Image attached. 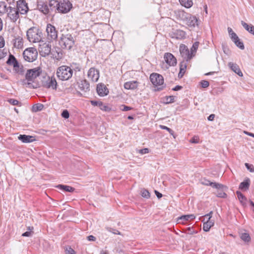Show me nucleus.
Returning a JSON list of instances; mask_svg holds the SVG:
<instances>
[{
	"label": "nucleus",
	"mask_w": 254,
	"mask_h": 254,
	"mask_svg": "<svg viewBox=\"0 0 254 254\" xmlns=\"http://www.w3.org/2000/svg\"><path fill=\"white\" fill-rule=\"evenodd\" d=\"M40 43V44L39 47L40 54L42 56L49 55L51 52V47L49 46V44L44 43L43 41H41Z\"/></svg>",
	"instance_id": "f8f14e48"
},
{
	"label": "nucleus",
	"mask_w": 254,
	"mask_h": 254,
	"mask_svg": "<svg viewBox=\"0 0 254 254\" xmlns=\"http://www.w3.org/2000/svg\"><path fill=\"white\" fill-rule=\"evenodd\" d=\"M23 56L26 61L28 62H33L37 58L38 52L35 48H28L24 51Z\"/></svg>",
	"instance_id": "39448f33"
},
{
	"label": "nucleus",
	"mask_w": 254,
	"mask_h": 254,
	"mask_svg": "<svg viewBox=\"0 0 254 254\" xmlns=\"http://www.w3.org/2000/svg\"><path fill=\"white\" fill-rule=\"evenodd\" d=\"M43 86L47 88L56 90L57 82L54 77L48 76L45 81H43Z\"/></svg>",
	"instance_id": "6e6552de"
},
{
	"label": "nucleus",
	"mask_w": 254,
	"mask_h": 254,
	"mask_svg": "<svg viewBox=\"0 0 254 254\" xmlns=\"http://www.w3.org/2000/svg\"><path fill=\"white\" fill-rule=\"evenodd\" d=\"M245 166L247 168V169L250 171V172H254V167L253 165L249 164V163H245Z\"/></svg>",
	"instance_id": "09e8293b"
},
{
	"label": "nucleus",
	"mask_w": 254,
	"mask_h": 254,
	"mask_svg": "<svg viewBox=\"0 0 254 254\" xmlns=\"http://www.w3.org/2000/svg\"><path fill=\"white\" fill-rule=\"evenodd\" d=\"M181 4L186 8H190L193 5L192 0H179Z\"/></svg>",
	"instance_id": "473e14b6"
},
{
	"label": "nucleus",
	"mask_w": 254,
	"mask_h": 254,
	"mask_svg": "<svg viewBox=\"0 0 254 254\" xmlns=\"http://www.w3.org/2000/svg\"><path fill=\"white\" fill-rule=\"evenodd\" d=\"M186 33L180 29H173L169 33V36L173 39L181 40L186 37Z\"/></svg>",
	"instance_id": "9b49d317"
},
{
	"label": "nucleus",
	"mask_w": 254,
	"mask_h": 254,
	"mask_svg": "<svg viewBox=\"0 0 254 254\" xmlns=\"http://www.w3.org/2000/svg\"><path fill=\"white\" fill-rule=\"evenodd\" d=\"M88 77L93 81L97 82L99 78V71L94 67H91L88 72Z\"/></svg>",
	"instance_id": "f3484780"
},
{
	"label": "nucleus",
	"mask_w": 254,
	"mask_h": 254,
	"mask_svg": "<svg viewBox=\"0 0 254 254\" xmlns=\"http://www.w3.org/2000/svg\"><path fill=\"white\" fill-rule=\"evenodd\" d=\"M57 9L60 13H66L68 12L72 7L71 3L68 0H64L59 2Z\"/></svg>",
	"instance_id": "423d86ee"
},
{
	"label": "nucleus",
	"mask_w": 254,
	"mask_h": 254,
	"mask_svg": "<svg viewBox=\"0 0 254 254\" xmlns=\"http://www.w3.org/2000/svg\"><path fill=\"white\" fill-rule=\"evenodd\" d=\"M202 184L206 186H210L212 188H216L217 189H221L222 188L225 187L224 186L221 184L211 182L208 180H204V181L202 182Z\"/></svg>",
	"instance_id": "4be33fe9"
},
{
	"label": "nucleus",
	"mask_w": 254,
	"mask_h": 254,
	"mask_svg": "<svg viewBox=\"0 0 254 254\" xmlns=\"http://www.w3.org/2000/svg\"><path fill=\"white\" fill-rule=\"evenodd\" d=\"M8 7H7L6 3L3 1H0V14L5 13L8 11Z\"/></svg>",
	"instance_id": "f704fd0d"
},
{
	"label": "nucleus",
	"mask_w": 254,
	"mask_h": 254,
	"mask_svg": "<svg viewBox=\"0 0 254 254\" xmlns=\"http://www.w3.org/2000/svg\"><path fill=\"white\" fill-rule=\"evenodd\" d=\"M187 18L185 19L184 22L190 27H194L195 25H197V19L194 16L188 14Z\"/></svg>",
	"instance_id": "dca6fc26"
},
{
	"label": "nucleus",
	"mask_w": 254,
	"mask_h": 254,
	"mask_svg": "<svg viewBox=\"0 0 254 254\" xmlns=\"http://www.w3.org/2000/svg\"><path fill=\"white\" fill-rule=\"evenodd\" d=\"M179 51L181 56L184 59V60L186 61L190 60L193 56L192 53L191 52H190L188 47L184 44L180 45Z\"/></svg>",
	"instance_id": "0eeeda50"
},
{
	"label": "nucleus",
	"mask_w": 254,
	"mask_h": 254,
	"mask_svg": "<svg viewBox=\"0 0 254 254\" xmlns=\"http://www.w3.org/2000/svg\"><path fill=\"white\" fill-rule=\"evenodd\" d=\"M6 54V52H4V50H0V60L4 58Z\"/></svg>",
	"instance_id": "bf43d9fd"
},
{
	"label": "nucleus",
	"mask_w": 254,
	"mask_h": 254,
	"mask_svg": "<svg viewBox=\"0 0 254 254\" xmlns=\"http://www.w3.org/2000/svg\"><path fill=\"white\" fill-rule=\"evenodd\" d=\"M181 68H183L184 70H186L187 64L184 61H182L180 64V69H181Z\"/></svg>",
	"instance_id": "4d7b16f0"
},
{
	"label": "nucleus",
	"mask_w": 254,
	"mask_h": 254,
	"mask_svg": "<svg viewBox=\"0 0 254 254\" xmlns=\"http://www.w3.org/2000/svg\"><path fill=\"white\" fill-rule=\"evenodd\" d=\"M190 142L193 143H197L199 142V138L197 136H194L190 139Z\"/></svg>",
	"instance_id": "13d9d810"
},
{
	"label": "nucleus",
	"mask_w": 254,
	"mask_h": 254,
	"mask_svg": "<svg viewBox=\"0 0 254 254\" xmlns=\"http://www.w3.org/2000/svg\"><path fill=\"white\" fill-rule=\"evenodd\" d=\"M188 230L189 231L188 234L190 235H192L197 233L196 231L192 230L190 227H189Z\"/></svg>",
	"instance_id": "e2e57ef3"
},
{
	"label": "nucleus",
	"mask_w": 254,
	"mask_h": 254,
	"mask_svg": "<svg viewBox=\"0 0 254 254\" xmlns=\"http://www.w3.org/2000/svg\"><path fill=\"white\" fill-rule=\"evenodd\" d=\"M6 63L9 65H13L14 67H19V64L14 56L10 55Z\"/></svg>",
	"instance_id": "c85d7f7f"
},
{
	"label": "nucleus",
	"mask_w": 254,
	"mask_h": 254,
	"mask_svg": "<svg viewBox=\"0 0 254 254\" xmlns=\"http://www.w3.org/2000/svg\"><path fill=\"white\" fill-rule=\"evenodd\" d=\"M182 88V87L181 86H179V85H177L176 86H175L173 89V90L174 91H178L180 89H181Z\"/></svg>",
	"instance_id": "774afa93"
},
{
	"label": "nucleus",
	"mask_w": 254,
	"mask_h": 254,
	"mask_svg": "<svg viewBox=\"0 0 254 254\" xmlns=\"http://www.w3.org/2000/svg\"><path fill=\"white\" fill-rule=\"evenodd\" d=\"M87 240L90 241H95L96 238L92 235H90L87 237Z\"/></svg>",
	"instance_id": "0e129e2a"
},
{
	"label": "nucleus",
	"mask_w": 254,
	"mask_h": 254,
	"mask_svg": "<svg viewBox=\"0 0 254 254\" xmlns=\"http://www.w3.org/2000/svg\"><path fill=\"white\" fill-rule=\"evenodd\" d=\"M241 24L247 31L254 35V26L253 25H249L244 21H241Z\"/></svg>",
	"instance_id": "7c9ffc66"
},
{
	"label": "nucleus",
	"mask_w": 254,
	"mask_h": 254,
	"mask_svg": "<svg viewBox=\"0 0 254 254\" xmlns=\"http://www.w3.org/2000/svg\"><path fill=\"white\" fill-rule=\"evenodd\" d=\"M8 102L11 105H18L19 102L18 100L14 99H10L8 100Z\"/></svg>",
	"instance_id": "3c124183"
},
{
	"label": "nucleus",
	"mask_w": 254,
	"mask_h": 254,
	"mask_svg": "<svg viewBox=\"0 0 254 254\" xmlns=\"http://www.w3.org/2000/svg\"><path fill=\"white\" fill-rule=\"evenodd\" d=\"M164 59L169 66H175L177 64V59L171 53H165L164 56Z\"/></svg>",
	"instance_id": "2eb2a0df"
},
{
	"label": "nucleus",
	"mask_w": 254,
	"mask_h": 254,
	"mask_svg": "<svg viewBox=\"0 0 254 254\" xmlns=\"http://www.w3.org/2000/svg\"><path fill=\"white\" fill-rule=\"evenodd\" d=\"M230 37H231V39H232V40L233 42H234V41H236L239 39V37H238V36L236 35V34L235 32L232 33L231 35H230Z\"/></svg>",
	"instance_id": "5fc2aeb1"
},
{
	"label": "nucleus",
	"mask_w": 254,
	"mask_h": 254,
	"mask_svg": "<svg viewBox=\"0 0 254 254\" xmlns=\"http://www.w3.org/2000/svg\"><path fill=\"white\" fill-rule=\"evenodd\" d=\"M91 104L93 106H98L101 110L104 111H110L111 109L106 105L104 104L102 102L97 101H91Z\"/></svg>",
	"instance_id": "5701e85b"
},
{
	"label": "nucleus",
	"mask_w": 254,
	"mask_h": 254,
	"mask_svg": "<svg viewBox=\"0 0 254 254\" xmlns=\"http://www.w3.org/2000/svg\"><path fill=\"white\" fill-rule=\"evenodd\" d=\"M42 71V68L40 67L28 69L25 75V79L22 81L23 84L28 87L35 88L32 83L34 80L40 75Z\"/></svg>",
	"instance_id": "f257e3e1"
},
{
	"label": "nucleus",
	"mask_w": 254,
	"mask_h": 254,
	"mask_svg": "<svg viewBox=\"0 0 254 254\" xmlns=\"http://www.w3.org/2000/svg\"><path fill=\"white\" fill-rule=\"evenodd\" d=\"M4 46V41L3 39L0 37V48H2Z\"/></svg>",
	"instance_id": "69168bd1"
},
{
	"label": "nucleus",
	"mask_w": 254,
	"mask_h": 254,
	"mask_svg": "<svg viewBox=\"0 0 254 254\" xmlns=\"http://www.w3.org/2000/svg\"><path fill=\"white\" fill-rule=\"evenodd\" d=\"M41 32L35 27L29 29L26 33L28 40L32 43L41 42Z\"/></svg>",
	"instance_id": "20e7f679"
},
{
	"label": "nucleus",
	"mask_w": 254,
	"mask_h": 254,
	"mask_svg": "<svg viewBox=\"0 0 254 254\" xmlns=\"http://www.w3.org/2000/svg\"><path fill=\"white\" fill-rule=\"evenodd\" d=\"M141 196L144 198H148L150 197V193L146 190L143 189L141 190Z\"/></svg>",
	"instance_id": "a19ab883"
},
{
	"label": "nucleus",
	"mask_w": 254,
	"mask_h": 254,
	"mask_svg": "<svg viewBox=\"0 0 254 254\" xmlns=\"http://www.w3.org/2000/svg\"><path fill=\"white\" fill-rule=\"evenodd\" d=\"M241 239L245 242H249L251 241V237L247 233H242L240 236Z\"/></svg>",
	"instance_id": "4c0bfd02"
},
{
	"label": "nucleus",
	"mask_w": 254,
	"mask_h": 254,
	"mask_svg": "<svg viewBox=\"0 0 254 254\" xmlns=\"http://www.w3.org/2000/svg\"><path fill=\"white\" fill-rule=\"evenodd\" d=\"M33 229V228L31 229L30 227H29L28 230H29V231H27L22 234V236L23 237H30L32 236L33 234V232L32 230Z\"/></svg>",
	"instance_id": "49530a36"
},
{
	"label": "nucleus",
	"mask_w": 254,
	"mask_h": 254,
	"mask_svg": "<svg viewBox=\"0 0 254 254\" xmlns=\"http://www.w3.org/2000/svg\"><path fill=\"white\" fill-rule=\"evenodd\" d=\"M66 254H76L75 251L71 247H67L65 249Z\"/></svg>",
	"instance_id": "de8ad7c7"
},
{
	"label": "nucleus",
	"mask_w": 254,
	"mask_h": 254,
	"mask_svg": "<svg viewBox=\"0 0 254 254\" xmlns=\"http://www.w3.org/2000/svg\"><path fill=\"white\" fill-rule=\"evenodd\" d=\"M56 73L60 79L67 80L72 77L73 70L69 66L62 65L58 67Z\"/></svg>",
	"instance_id": "f03ea898"
},
{
	"label": "nucleus",
	"mask_w": 254,
	"mask_h": 254,
	"mask_svg": "<svg viewBox=\"0 0 254 254\" xmlns=\"http://www.w3.org/2000/svg\"><path fill=\"white\" fill-rule=\"evenodd\" d=\"M37 7L39 10L45 14H47L50 12L49 6L47 3L44 2H38Z\"/></svg>",
	"instance_id": "aec40b11"
},
{
	"label": "nucleus",
	"mask_w": 254,
	"mask_h": 254,
	"mask_svg": "<svg viewBox=\"0 0 254 254\" xmlns=\"http://www.w3.org/2000/svg\"><path fill=\"white\" fill-rule=\"evenodd\" d=\"M19 13L21 14H25L28 11L27 3L24 0H19L17 2V7Z\"/></svg>",
	"instance_id": "4468645a"
},
{
	"label": "nucleus",
	"mask_w": 254,
	"mask_h": 254,
	"mask_svg": "<svg viewBox=\"0 0 254 254\" xmlns=\"http://www.w3.org/2000/svg\"><path fill=\"white\" fill-rule=\"evenodd\" d=\"M138 152L141 154H147L149 153V149L147 148L141 149L138 150Z\"/></svg>",
	"instance_id": "6e6d98bb"
},
{
	"label": "nucleus",
	"mask_w": 254,
	"mask_h": 254,
	"mask_svg": "<svg viewBox=\"0 0 254 254\" xmlns=\"http://www.w3.org/2000/svg\"><path fill=\"white\" fill-rule=\"evenodd\" d=\"M220 190H218L216 196L219 197L225 198L227 196L226 193L222 191L223 188Z\"/></svg>",
	"instance_id": "37998d69"
},
{
	"label": "nucleus",
	"mask_w": 254,
	"mask_h": 254,
	"mask_svg": "<svg viewBox=\"0 0 254 254\" xmlns=\"http://www.w3.org/2000/svg\"><path fill=\"white\" fill-rule=\"evenodd\" d=\"M150 80L155 86L162 85L164 83L163 77L158 73H153L150 75Z\"/></svg>",
	"instance_id": "1a4fd4ad"
},
{
	"label": "nucleus",
	"mask_w": 254,
	"mask_h": 254,
	"mask_svg": "<svg viewBox=\"0 0 254 254\" xmlns=\"http://www.w3.org/2000/svg\"><path fill=\"white\" fill-rule=\"evenodd\" d=\"M229 67L240 76H243V73L241 71L238 65L232 62L228 63Z\"/></svg>",
	"instance_id": "393cba45"
},
{
	"label": "nucleus",
	"mask_w": 254,
	"mask_h": 254,
	"mask_svg": "<svg viewBox=\"0 0 254 254\" xmlns=\"http://www.w3.org/2000/svg\"><path fill=\"white\" fill-rule=\"evenodd\" d=\"M214 117H215V115L214 114H211L210 115H209L208 116L207 119H208V121H213L214 120Z\"/></svg>",
	"instance_id": "338daca9"
},
{
	"label": "nucleus",
	"mask_w": 254,
	"mask_h": 254,
	"mask_svg": "<svg viewBox=\"0 0 254 254\" xmlns=\"http://www.w3.org/2000/svg\"><path fill=\"white\" fill-rule=\"evenodd\" d=\"M46 32L48 34V38L51 40H55L58 37V32L55 26L51 24H48L46 28Z\"/></svg>",
	"instance_id": "ddd939ff"
},
{
	"label": "nucleus",
	"mask_w": 254,
	"mask_h": 254,
	"mask_svg": "<svg viewBox=\"0 0 254 254\" xmlns=\"http://www.w3.org/2000/svg\"><path fill=\"white\" fill-rule=\"evenodd\" d=\"M58 4H59V2L57 0H51L49 1V5H48L50 8V11H53L55 8L57 9V7L58 6Z\"/></svg>",
	"instance_id": "e433bc0d"
},
{
	"label": "nucleus",
	"mask_w": 254,
	"mask_h": 254,
	"mask_svg": "<svg viewBox=\"0 0 254 254\" xmlns=\"http://www.w3.org/2000/svg\"><path fill=\"white\" fill-rule=\"evenodd\" d=\"M174 102V96H167L165 97V99L164 101V103L165 104H169L173 103Z\"/></svg>",
	"instance_id": "79ce46f5"
},
{
	"label": "nucleus",
	"mask_w": 254,
	"mask_h": 254,
	"mask_svg": "<svg viewBox=\"0 0 254 254\" xmlns=\"http://www.w3.org/2000/svg\"><path fill=\"white\" fill-rule=\"evenodd\" d=\"M74 44V40L71 34H62L59 40V45L62 48L70 50Z\"/></svg>",
	"instance_id": "7ed1b4c3"
},
{
	"label": "nucleus",
	"mask_w": 254,
	"mask_h": 254,
	"mask_svg": "<svg viewBox=\"0 0 254 254\" xmlns=\"http://www.w3.org/2000/svg\"><path fill=\"white\" fill-rule=\"evenodd\" d=\"M175 14L178 19L184 22L185 19L187 18V16L189 13L185 12L184 10H178L175 11Z\"/></svg>",
	"instance_id": "bb28decb"
},
{
	"label": "nucleus",
	"mask_w": 254,
	"mask_h": 254,
	"mask_svg": "<svg viewBox=\"0 0 254 254\" xmlns=\"http://www.w3.org/2000/svg\"><path fill=\"white\" fill-rule=\"evenodd\" d=\"M236 45L239 47L241 50H244L245 48L244 45L243 43L240 41V39L239 38L236 41H234V42Z\"/></svg>",
	"instance_id": "ea45409f"
},
{
	"label": "nucleus",
	"mask_w": 254,
	"mask_h": 254,
	"mask_svg": "<svg viewBox=\"0 0 254 254\" xmlns=\"http://www.w3.org/2000/svg\"><path fill=\"white\" fill-rule=\"evenodd\" d=\"M195 216L193 214L182 215L181 217L178 218L177 221L178 223L184 224L186 221H189V220H193Z\"/></svg>",
	"instance_id": "412c9836"
},
{
	"label": "nucleus",
	"mask_w": 254,
	"mask_h": 254,
	"mask_svg": "<svg viewBox=\"0 0 254 254\" xmlns=\"http://www.w3.org/2000/svg\"><path fill=\"white\" fill-rule=\"evenodd\" d=\"M214 223L210 220H207V222L203 223V230L205 232L209 231L210 228L213 226Z\"/></svg>",
	"instance_id": "c9c22d12"
},
{
	"label": "nucleus",
	"mask_w": 254,
	"mask_h": 254,
	"mask_svg": "<svg viewBox=\"0 0 254 254\" xmlns=\"http://www.w3.org/2000/svg\"><path fill=\"white\" fill-rule=\"evenodd\" d=\"M236 194L237 195L238 198L239 199L241 203L243 205H246L247 198L239 191H237Z\"/></svg>",
	"instance_id": "72a5a7b5"
},
{
	"label": "nucleus",
	"mask_w": 254,
	"mask_h": 254,
	"mask_svg": "<svg viewBox=\"0 0 254 254\" xmlns=\"http://www.w3.org/2000/svg\"><path fill=\"white\" fill-rule=\"evenodd\" d=\"M131 109V107L126 106L125 105H122L120 107V109L123 111H129Z\"/></svg>",
	"instance_id": "603ef678"
},
{
	"label": "nucleus",
	"mask_w": 254,
	"mask_h": 254,
	"mask_svg": "<svg viewBox=\"0 0 254 254\" xmlns=\"http://www.w3.org/2000/svg\"><path fill=\"white\" fill-rule=\"evenodd\" d=\"M109 231L112 232L114 234L121 235V233L117 230L110 229Z\"/></svg>",
	"instance_id": "680f3d73"
},
{
	"label": "nucleus",
	"mask_w": 254,
	"mask_h": 254,
	"mask_svg": "<svg viewBox=\"0 0 254 254\" xmlns=\"http://www.w3.org/2000/svg\"><path fill=\"white\" fill-rule=\"evenodd\" d=\"M18 138L24 143L32 142L35 140L34 136L25 134L20 135L18 136Z\"/></svg>",
	"instance_id": "a878e982"
},
{
	"label": "nucleus",
	"mask_w": 254,
	"mask_h": 254,
	"mask_svg": "<svg viewBox=\"0 0 254 254\" xmlns=\"http://www.w3.org/2000/svg\"><path fill=\"white\" fill-rule=\"evenodd\" d=\"M160 127L161 129L167 130L171 134L173 135L174 132L170 128H169L168 127L163 125H160Z\"/></svg>",
	"instance_id": "a18cd8bd"
},
{
	"label": "nucleus",
	"mask_w": 254,
	"mask_h": 254,
	"mask_svg": "<svg viewBox=\"0 0 254 254\" xmlns=\"http://www.w3.org/2000/svg\"><path fill=\"white\" fill-rule=\"evenodd\" d=\"M200 83L202 88H206V87H208L209 85V82L208 81L205 80H202L200 82Z\"/></svg>",
	"instance_id": "8fccbe9b"
},
{
	"label": "nucleus",
	"mask_w": 254,
	"mask_h": 254,
	"mask_svg": "<svg viewBox=\"0 0 254 254\" xmlns=\"http://www.w3.org/2000/svg\"><path fill=\"white\" fill-rule=\"evenodd\" d=\"M199 45V42H195L193 43L192 45V46L191 48V52L192 53V55L193 54V53H195L196 51V50L198 49Z\"/></svg>",
	"instance_id": "c03bdc74"
},
{
	"label": "nucleus",
	"mask_w": 254,
	"mask_h": 254,
	"mask_svg": "<svg viewBox=\"0 0 254 254\" xmlns=\"http://www.w3.org/2000/svg\"><path fill=\"white\" fill-rule=\"evenodd\" d=\"M44 107V105L42 104H36L34 105L32 107V110L33 112H38L41 111Z\"/></svg>",
	"instance_id": "58836bf2"
},
{
	"label": "nucleus",
	"mask_w": 254,
	"mask_h": 254,
	"mask_svg": "<svg viewBox=\"0 0 254 254\" xmlns=\"http://www.w3.org/2000/svg\"><path fill=\"white\" fill-rule=\"evenodd\" d=\"M79 89L83 92H87L90 90L89 82L85 79L81 80L78 83Z\"/></svg>",
	"instance_id": "6ab92c4d"
},
{
	"label": "nucleus",
	"mask_w": 254,
	"mask_h": 254,
	"mask_svg": "<svg viewBox=\"0 0 254 254\" xmlns=\"http://www.w3.org/2000/svg\"><path fill=\"white\" fill-rule=\"evenodd\" d=\"M6 12L7 16L13 22H15L19 17V11L16 7L8 6V11Z\"/></svg>",
	"instance_id": "9d476101"
},
{
	"label": "nucleus",
	"mask_w": 254,
	"mask_h": 254,
	"mask_svg": "<svg viewBox=\"0 0 254 254\" xmlns=\"http://www.w3.org/2000/svg\"><path fill=\"white\" fill-rule=\"evenodd\" d=\"M14 46L18 49L22 48L23 45V39L21 37H18L13 40Z\"/></svg>",
	"instance_id": "c756f323"
},
{
	"label": "nucleus",
	"mask_w": 254,
	"mask_h": 254,
	"mask_svg": "<svg viewBox=\"0 0 254 254\" xmlns=\"http://www.w3.org/2000/svg\"><path fill=\"white\" fill-rule=\"evenodd\" d=\"M185 71L186 70H184L183 68H181V69H180V72L178 74V77L179 78H182L183 76Z\"/></svg>",
	"instance_id": "052dcab7"
},
{
	"label": "nucleus",
	"mask_w": 254,
	"mask_h": 254,
	"mask_svg": "<svg viewBox=\"0 0 254 254\" xmlns=\"http://www.w3.org/2000/svg\"><path fill=\"white\" fill-rule=\"evenodd\" d=\"M57 188L66 192H73L75 189L72 187L63 185H59L57 186Z\"/></svg>",
	"instance_id": "2f4dec72"
},
{
	"label": "nucleus",
	"mask_w": 254,
	"mask_h": 254,
	"mask_svg": "<svg viewBox=\"0 0 254 254\" xmlns=\"http://www.w3.org/2000/svg\"><path fill=\"white\" fill-rule=\"evenodd\" d=\"M138 82L136 81H130L125 82L124 88L126 89L133 90L137 88Z\"/></svg>",
	"instance_id": "b1692460"
},
{
	"label": "nucleus",
	"mask_w": 254,
	"mask_h": 254,
	"mask_svg": "<svg viewBox=\"0 0 254 254\" xmlns=\"http://www.w3.org/2000/svg\"><path fill=\"white\" fill-rule=\"evenodd\" d=\"M250 183L251 181L250 179L247 178L244 181L240 183L239 187V189L244 190H248L250 187Z\"/></svg>",
	"instance_id": "cd10ccee"
},
{
	"label": "nucleus",
	"mask_w": 254,
	"mask_h": 254,
	"mask_svg": "<svg viewBox=\"0 0 254 254\" xmlns=\"http://www.w3.org/2000/svg\"><path fill=\"white\" fill-rule=\"evenodd\" d=\"M97 92L100 96L103 97L108 94L109 90L104 84L100 83L97 85Z\"/></svg>",
	"instance_id": "a211bd4d"
},
{
	"label": "nucleus",
	"mask_w": 254,
	"mask_h": 254,
	"mask_svg": "<svg viewBox=\"0 0 254 254\" xmlns=\"http://www.w3.org/2000/svg\"><path fill=\"white\" fill-rule=\"evenodd\" d=\"M62 116L64 119H68L69 117V114L67 110H64L62 113Z\"/></svg>",
	"instance_id": "864d4df0"
}]
</instances>
